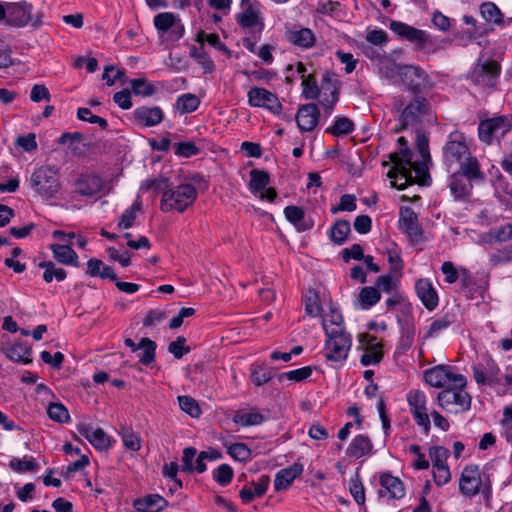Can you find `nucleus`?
Segmentation results:
<instances>
[{
	"label": "nucleus",
	"mask_w": 512,
	"mask_h": 512,
	"mask_svg": "<svg viewBox=\"0 0 512 512\" xmlns=\"http://www.w3.org/2000/svg\"><path fill=\"white\" fill-rule=\"evenodd\" d=\"M388 157L392 166L387 173V177L392 188L403 190L416 183L412 171L415 172L419 164L412 162L413 152L409 147L399 148L397 152L390 153Z\"/></svg>",
	"instance_id": "nucleus-1"
},
{
	"label": "nucleus",
	"mask_w": 512,
	"mask_h": 512,
	"mask_svg": "<svg viewBox=\"0 0 512 512\" xmlns=\"http://www.w3.org/2000/svg\"><path fill=\"white\" fill-rule=\"evenodd\" d=\"M466 378L459 375L454 379L450 387L444 388L437 395L439 406L447 412L459 413L467 411L471 405V397L465 391Z\"/></svg>",
	"instance_id": "nucleus-2"
},
{
	"label": "nucleus",
	"mask_w": 512,
	"mask_h": 512,
	"mask_svg": "<svg viewBox=\"0 0 512 512\" xmlns=\"http://www.w3.org/2000/svg\"><path fill=\"white\" fill-rule=\"evenodd\" d=\"M323 329L326 334L325 358L332 362L344 361L351 349V335L344 329H330L326 321L323 322Z\"/></svg>",
	"instance_id": "nucleus-3"
},
{
	"label": "nucleus",
	"mask_w": 512,
	"mask_h": 512,
	"mask_svg": "<svg viewBox=\"0 0 512 512\" xmlns=\"http://www.w3.org/2000/svg\"><path fill=\"white\" fill-rule=\"evenodd\" d=\"M390 29L401 39L416 45L417 49L426 53H435L437 45L432 37L424 30L417 29L406 23L392 21Z\"/></svg>",
	"instance_id": "nucleus-4"
},
{
	"label": "nucleus",
	"mask_w": 512,
	"mask_h": 512,
	"mask_svg": "<svg viewBox=\"0 0 512 512\" xmlns=\"http://www.w3.org/2000/svg\"><path fill=\"white\" fill-rule=\"evenodd\" d=\"M459 490L468 498H472L480 492L489 493V478L481 473L479 466L468 465L462 470L459 480Z\"/></svg>",
	"instance_id": "nucleus-5"
},
{
	"label": "nucleus",
	"mask_w": 512,
	"mask_h": 512,
	"mask_svg": "<svg viewBox=\"0 0 512 512\" xmlns=\"http://www.w3.org/2000/svg\"><path fill=\"white\" fill-rule=\"evenodd\" d=\"M397 111H400L401 118L405 120L406 124L418 125L424 118L431 115V103L423 95L413 94L412 98L407 104L402 100L397 101L395 104Z\"/></svg>",
	"instance_id": "nucleus-6"
},
{
	"label": "nucleus",
	"mask_w": 512,
	"mask_h": 512,
	"mask_svg": "<svg viewBox=\"0 0 512 512\" xmlns=\"http://www.w3.org/2000/svg\"><path fill=\"white\" fill-rule=\"evenodd\" d=\"M7 19L6 24L13 27H25L31 25L38 28L42 25V14L37 13L32 16L33 6L26 1L7 3Z\"/></svg>",
	"instance_id": "nucleus-7"
},
{
	"label": "nucleus",
	"mask_w": 512,
	"mask_h": 512,
	"mask_svg": "<svg viewBox=\"0 0 512 512\" xmlns=\"http://www.w3.org/2000/svg\"><path fill=\"white\" fill-rule=\"evenodd\" d=\"M400 77L407 91L412 94L423 95V92L433 87L429 75L417 65H403L400 69Z\"/></svg>",
	"instance_id": "nucleus-8"
},
{
	"label": "nucleus",
	"mask_w": 512,
	"mask_h": 512,
	"mask_svg": "<svg viewBox=\"0 0 512 512\" xmlns=\"http://www.w3.org/2000/svg\"><path fill=\"white\" fill-rule=\"evenodd\" d=\"M30 187L36 192H57L60 187L59 170L52 166H41L30 177Z\"/></svg>",
	"instance_id": "nucleus-9"
},
{
	"label": "nucleus",
	"mask_w": 512,
	"mask_h": 512,
	"mask_svg": "<svg viewBox=\"0 0 512 512\" xmlns=\"http://www.w3.org/2000/svg\"><path fill=\"white\" fill-rule=\"evenodd\" d=\"M416 149L421 156V163L415 169L416 184L421 187L431 184V176L428 171L427 163L431 162L429 151V138L426 132L422 130L416 131Z\"/></svg>",
	"instance_id": "nucleus-10"
},
{
	"label": "nucleus",
	"mask_w": 512,
	"mask_h": 512,
	"mask_svg": "<svg viewBox=\"0 0 512 512\" xmlns=\"http://www.w3.org/2000/svg\"><path fill=\"white\" fill-rule=\"evenodd\" d=\"M470 155L465 137L460 132H452L443 147V159L446 165L460 163L466 156Z\"/></svg>",
	"instance_id": "nucleus-11"
},
{
	"label": "nucleus",
	"mask_w": 512,
	"mask_h": 512,
	"mask_svg": "<svg viewBox=\"0 0 512 512\" xmlns=\"http://www.w3.org/2000/svg\"><path fill=\"white\" fill-rule=\"evenodd\" d=\"M501 72L500 64L495 60L478 62L470 73V79L477 85L493 87Z\"/></svg>",
	"instance_id": "nucleus-12"
},
{
	"label": "nucleus",
	"mask_w": 512,
	"mask_h": 512,
	"mask_svg": "<svg viewBox=\"0 0 512 512\" xmlns=\"http://www.w3.org/2000/svg\"><path fill=\"white\" fill-rule=\"evenodd\" d=\"M248 103L252 107H262L274 115H280L282 104L276 94L262 87H252L247 93Z\"/></svg>",
	"instance_id": "nucleus-13"
},
{
	"label": "nucleus",
	"mask_w": 512,
	"mask_h": 512,
	"mask_svg": "<svg viewBox=\"0 0 512 512\" xmlns=\"http://www.w3.org/2000/svg\"><path fill=\"white\" fill-rule=\"evenodd\" d=\"M410 411L416 421L427 434L430 430V419L426 408V395L423 391L413 390L407 394Z\"/></svg>",
	"instance_id": "nucleus-14"
},
{
	"label": "nucleus",
	"mask_w": 512,
	"mask_h": 512,
	"mask_svg": "<svg viewBox=\"0 0 512 512\" xmlns=\"http://www.w3.org/2000/svg\"><path fill=\"white\" fill-rule=\"evenodd\" d=\"M474 379L477 384L496 386L502 383L500 369L496 362L488 358L485 363H479L473 366Z\"/></svg>",
	"instance_id": "nucleus-15"
},
{
	"label": "nucleus",
	"mask_w": 512,
	"mask_h": 512,
	"mask_svg": "<svg viewBox=\"0 0 512 512\" xmlns=\"http://www.w3.org/2000/svg\"><path fill=\"white\" fill-rule=\"evenodd\" d=\"M460 374H455L451 371L449 366H435L428 369L424 373V378L427 384L436 388L450 387L454 383V379Z\"/></svg>",
	"instance_id": "nucleus-16"
},
{
	"label": "nucleus",
	"mask_w": 512,
	"mask_h": 512,
	"mask_svg": "<svg viewBox=\"0 0 512 512\" xmlns=\"http://www.w3.org/2000/svg\"><path fill=\"white\" fill-rule=\"evenodd\" d=\"M319 118L320 110L315 103L301 105L295 116L297 126L301 132L312 131L318 125Z\"/></svg>",
	"instance_id": "nucleus-17"
},
{
	"label": "nucleus",
	"mask_w": 512,
	"mask_h": 512,
	"mask_svg": "<svg viewBox=\"0 0 512 512\" xmlns=\"http://www.w3.org/2000/svg\"><path fill=\"white\" fill-rule=\"evenodd\" d=\"M399 225L411 242L419 243L422 241V229L418 224L416 213L410 207L400 208Z\"/></svg>",
	"instance_id": "nucleus-18"
},
{
	"label": "nucleus",
	"mask_w": 512,
	"mask_h": 512,
	"mask_svg": "<svg viewBox=\"0 0 512 512\" xmlns=\"http://www.w3.org/2000/svg\"><path fill=\"white\" fill-rule=\"evenodd\" d=\"M197 194H162L160 208L163 212H183L196 201Z\"/></svg>",
	"instance_id": "nucleus-19"
},
{
	"label": "nucleus",
	"mask_w": 512,
	"mask_h": 512,
	"mask_svg": "<svg viewBox=\"0 0 512 512\" xmlns=\"http://www.w3.org/2000/svg\"><path fill=\"white\" fill-rule=\"evenodd\" d=\"M78 433L86 438L96 449L103 450L110 446L109 436L102 428L91 424L81 423L77 427Z\"/></svg>",
	"instance_id": "nucleus-20"
},
{
	"label": "nucleus",
	"mask_w": 512,
	"mask_h": 512,
	"mask_svg": "<svg viewBox=\"0 0 512 512\" xmlns=\"http://www.w3.org/2000/svg\"><path fill=\"white\" fill-rule=\"evenodd\" d=\"M504 123H506V116L501 115L493 118H489L486 120H482L478 126V135L479 139L490 145L493 142L494 135L502 130V135H504Z\"/></svg>",
	"instance_id": "nucleus-21"
},
{
	"label": "nucleus",
	"mask_w": 512,
	"mask_h": 512,
	"mask_svg": "<svg viewBox=\"0 0 512 512\" xmlns=\"http://www.w3.org/2000/svg\"><path fill=\"white\" fill-rule=\"evenodd\" d=\"M459 164V170L456 171V177L458 179L464 176L469 184L471 182H482L484 180V173L481 171L480 164L475 156L469 155Z\"/></svg>",
	"instance_id": "nucleus-22"
},
{
	"label": "nucleus",
	"mask_w": 512,
	"mask_h": 512,
	"mask_svg": "<svg viewBox=\"0 0 512 512\" xmlns=\"http://www.w3.org/2000/svg\"><path fill=\"white\" fill-rule=\"evenodd\" d=\"M133 117L141 126L153 127L163 121L164 113L158 106H141L134 110Z\"/></svg>",
	"instance_id": "nucleus-23"
},
{
	"label": "nucleus",
	"mask_w": 512,
	"mask_h": 512,
	"mask_svg": "<svg viewBox=\"0 0 512 512\" xmlns=\"http://www.w3.org/2000/svg\"><path fill=\"white\" fill-rule=\"evenodd\" d=\"M415 291L426 309L431 311L437 307L438 295L430 280L418 279L415 283Z\"/></svg>",
	"instance_id": "nucleus-24"
},
{
	"label": "nucleus",
	"mask_w": 512,
	"mask_h": 512,
	"mask_svg": "<svg viewBox=\"0 0 512 512\" xmlns=\"http://www.w3.org/2000/svg\"><path fill=\"white\" fill-rule=\"evenodd\" d=\"M380 484L382 489L379 490V495L384 497L388 495L392 499H401L405 495V488L403 482L392 476L390 473H383L380 475Z\"/></svg>",
	"instance_id": "nucleus-25"
},
{
	"label": "nucleus",
	"mask_w": 512,
	"mask_h": 512,
	"mask_svg": "<svg viewBox=\"0 0 512 512\" xmlns=\"http://www.w3.org/2000/svg\"><path fill=\"white\" fill-rule=\"evenodd\" d=\"M322 88L330 92L329 95L324 93V97L320 101L321 105L324 107L325 113L330 115L339 99V86L337 85V81H332L329 72L323 74Z\"/></svg>",
	"instance_id": "nucleus-26"
},
{
	"label": "nucleus",
	"mask_w": 512,
	"mask_h": 512,
	"mask_svg": "<svg viewBox=\"0 0 512 512\" xmlns=\"http://www.w3.org/2000/svg\"><path fill=\"white\" fill-rule=\"evenodd\" d=\"M303 472V466L295 463L290 467L281 469L275 476L274 487L276 491L287 489L294 479L300 476Z\"/></svg>",
	"instance_id": "nucleus-27"
},
{
	"label": "nucleus",
	"mask_w": 512,
	"mask_h": 512,
	"mask_svg": "<svg viewBox=\"0 0 512 512\" xmlns=\"http://www.w3.org/2000/svg\"><path fill=\"white\" fill-rule=\"evenodd\" d=\"M235 19L238 25L242 28L259 26V34L264 28V22L260 18V12L255 10L253 6H246L241 13L236 15Z\"/></svg>",
	"instance_id": "nucleus-28"
},
{
	"label": "nucleus",
	"mask_w": 512,
	"mask_h": 512,
	"mask_svg": "<svg viewBox=\"0 0 512 512\" xmlns=\"http://www.w3.org/2000/svg\"><path fill=\"white\" fill-rule=\"evenodd\" d=\"M75 192H101L103 180L94 173H82L75 181Z\"/></svg>",
	"instance_id": "nucleus-29"
},
{
	"label": "nucleus",
	"mask_w": 512,
	"mask_h": 512,
	"mask_svg": "<svg viewBox=\"0 0 512 512\" xmlns=\"http://www.w3.org/2000/svg\"><path fill=\"white\" fill-rule=\"evenodd\" d=\"M49 248L57 262L64 265L78 266V255L70 245L51 244Z\"/></svg>",
	"instance_id": "nucleus-30"
},
{
	"label": "nucleus",
	"mask_w": 512,
	"mask_h": 512,
	"mask_svg": "<svg viewBox=\"0 0 512 512\" xmlns=\"http://www.w3.org/2000/svg\"><path fill=\"white\" fill-rule=\"evenodd\" d=\"M4 354L14 362L28 364L31 362V347L24 343L17 342L4 348Z\"/></svg>",
	"instance_id": "nucleus-31"
},
{
	"label": "nucleus",
	"mask_w": 512,
	"mask_h": 512,
	"mask_svg": "<svg viewBox=\"0 0 512 512\" xmlns=\"http://www.w3.org/2000/svg\"><path fill=\"white\" fill-rule=\"evenodd\" d=\"M168 502L160 495H148L135 502V507L138 511L142 512H160L165 509Z\"/></svg>",
	"instance_id": "nucleus-32"
},
{
	"label": "nucleus",
	"mask_w": 512,
	"mask_h": 512,
	"mask_svg": "<svg viewBox=\"0 0 512 512\" xmlns=\"http://www.w3.org/2000/svg\"><path fill=\"white\" fill-rule=\"evenodd\" d=\"M372 449V443L367 436L357 435L354 437L346 450L349 457L358 459L368 454Z\"/></svg>",
	"instance_id": "nucleus-33"
},
{
	"label": "nucleus",
	"mask_w": 512,
	"mask_h": 512,
	"mask_svg": "<svg viewBox=\"0 0 512 512\" xmlns=\"http://www.w3.org/2000/svg\"><path fill=\"white\" fill-rule=\"evenodd\" d=\"M87 273L91 277H101L103 279L117 280V275L112 267L105 265L101 260L92 258L87 262Z\"/></svg>",
	"instance_id": "nucleus-34"
},
{
	"label": "nucleus",
	"mask_w": 512,
	"mask_h": 512,
	"mask_svg": "<svg viewBox=\"0 0 512 512\" xmlns=\"http://www.w3.org/2000/svg\"><path fill=\"white\" fill-rule=\"evenodd\" d=\"M269 173L264 170L252 169L250 171L249 187L254 192H276L274 188H267L269 184Z\"/></svg>",
	"instance_id": "nucleus-35"
},
{
	"label": "nucleus",
	"mask_w": 512,
	"mask_h": 512,
	"mask_svg": "<svg viewBox=\"0 0 512 512\" xmlns=\"http://www.w3.org/2000/svg\"><path fill=\"white\" fill-rule=\"evenodd\" d=\"M287 39L295 46L301 48H311L315 44V35L309 28H301L300 30L290 31Z\"/></svg>",
	"instance_id": "nucleus-36"
},
{
	"label": "nucleus",
	"mask_w": 512,
	"mask_h": 512,
	"mask_svg": "<svg viewBox=\"0 0 512 512\" xmlns=\"http://www.w3.org/2000/svg\"><path fill=\"white\" fill-rule=\"evenodd\" d=\"M286 219L292 223L298 231H306L310 228L309 225L304 221V210L298 206H287L284 209Z\"/></svg>",
	"instance_id": "nucleus-37"
},
{
	"label": "nucleus",
	"mask_w": 512,
	"mask_h": 512,
	"mask_svg": "<svg viewBox=\"0 0 512 512\" xmlns=\"http://www.w3.org/2000/svg\"><path fill=\"white\" fill-rule=\"evenodd\" d=\"M178 188H182L187 192L205 191L209 189V182L203 175L195 173L186 177L185 182L181 183Z\"/></svg>",
	"instance_id": "nucleus-38"
},
{
	"label": "nucleus",
	"mask_w": 512,
	"mask_h": 512,
	"mask_svg": "<svg viewBox=\"0 0 512 512\" xmlns=\"http://www.w3.org/2000/svg\"><path fill=\"white\" fill-rule=\"evenodd\" d=\"M174 188L170 179L163 175L147 180L141 186V189L152 190V192H175Z\"/></svg>",
	"instance_id": "nucleus-39"
},
{
	"label": "nucleus",
	"mask_w": 512,
	"mask_h": 512,
	"mask_svg": "<svg viewBox=\"0 0 512 512\" xmlns=\"http://www.w3.org/2000/svg\"><path fill=\"white\" fill-rule=\"evenodd\" d=\"M273 377L271 368L262 364H253L250 367V378L256 386H262L269 382Z\"/></svg>",
	"instance_id": "nucleus-40"
},
{
	"label": "nucleus",
	"mask_w": 512,
	"mask_h": 512,
	"mask_svg": "<svg viewBox=\"0 0 512 512\" xmlns=\"http://www.w3.org/2000/svg\"><path fill=\"white\" fill-rule=\"evenodd\" d=\"M142 211V202L140 200V197H138L132 206L128 209H126L122 216L121 220L118 223L117 227L118 229H129L134 225V221L136 219L137 213H140Z\"/></svg>",
	"instance_id": "nucleus-41"
},
{
	"label": "nucleus",
	"mask_w": 512,
	"mask_h": 512,
	"mask_svg": "<svg viewBox=\"0 0 512 512\" xmlns=\"http://www.w3.org/2000/svg\"><path fill=\"white\" fill-rule=\"evenodd\" d=\"M381 298L380 291L376 287L367 286L361 289L358 303L362 309H369Z\"/></svg>",
	"instance_id": "nucleus-42"
},
{
	"label": "nucleus",
	"mask_w": 512,
	"mask_h": 512,
	"mask_svg": "<svg viewBox=\"0 0 512 512\" xmlns=\"http://www.w3.org/2000/svg\"><path fill=\"white\" fill-rule=\"evenodd\" d=\"M200 104L199 98L191 93H186L178 97L175 108L180 114L194 112Z\"/></svg>",
	"instance_id": "nucleus-43"
},
{
	"label": "nucleus",
	"mask_w": 512,
	"mask_h": 512,
	"mask_svg": "<svg viewBox=\"0 0 512 512\" xmlns=\"http://www.w3.org/2000/svg\"><path fill=\"white\" fill-rule=\"evenodd\" d=\"M190 56L203 68L204 74H211L215 71V64L210 56L202 49L193 46Z\"/></svg>",
	"instance_id": "nucleus-44"
},
{
	"label": "nucleus",
	"mask_w": 512,
	"mask_h": 512,
	"mask_svg": "<svg viewBox=\"0 0 512 512\" xmlns=\"http://www.w3.org/2000/svg\"><path fill=\"white\" fill-rule=\"evenodd\" d=\"M354 123L347 117H337L334 124L326 128L325 132L333 136L348 135L354 131Z\"/></svg>",
	"instance_id": "nucleus-45"
},
{
	"label": "nucleus",
	"mask_w": 512,
	"mask_h": 512,
	"mask_svg": "<svg viewBox=\"0 0 512 512\" xmlns=\"http://www.w3.org/2000/svg\"><path fill=\"white\" fill-rule=\"evenodd\" d=\"M350 230V223L347 220H337L330 229V238L335 244L342 245Z\"/></svg>",
	"instance_id": "nucleus-46"
},
{
	"label": "nucleus",
	"mask_w": 512,
	"mask_h": 512,
	"mask_svg": "<svg viewBox=\"0 0 512 512\" xmlns=\"http://www.w3.org/2000/svg\"><path fill=\"white\" fill-rule=\"evenodd\" d=\"M39 267L44 269L43 279L47 283H50L53 279L63 281L67 276L66 271L62 268L56 267L52 261L41 262Z\"/></svg>",
	"instance_id": "nucleus-47"
},
{
	"label": "nucleus",
	"mask_w": 512,
	"mask_h": 512,
	"mask_svg": "<svg viewBox=\"0 0 512 512\" xmlns=\"http://www.w3.org/2000/svg\"><path fill=\"white\" fill-rule=\"evenodd\" d=\"M138 348L142 349L139 355V362L143 365H149L155 360L156 343L149 338H142L138 344Z\"/></svg>",
	"instance_id": "nucleus-48"
},
{
	"label": "nucleus",
	"mask_w": 512,
	"mask_h": 512,
	"mask_svg": "<svg viewBox=\"0 0 512 512\" xmlns=\"http://www.w3.org/2000/svg\"><path fill=\"white\" fill-rule=\"evenodd\" d=\"M132 93L137 96L149 97L155 94L156 87L146 78H137L130 81Z\"/></svg>",
	"instance_id": "nucleus-49"
},
{
	"label": "nucleus",
	"mask_w": 512,
	"mask_h": 512,
	"mask_svg": "<svg viewBox=\"0 0 512 512\" xmlns=\"http://www.w3.org/2000/svg\"><path fill=\"white\" fill-rule=\"evenodd\" d=\"M480 13L482 17L494 24L503 23V14L500 9L492 2H485L480 6Z\"/></svg>",
	"instance_id": "nucleus-50"
},
{
	"label": "nucleus",
	"mask_w": 512,
	"mask_h": 512,
	"mask_svg": "<svg viewBox=\"0 0 512 512\" xmlns=\"http://www.w3.org/2000/svg\"><path fill=\"white\" fill-rule=\"evenodd\" d=\"M228 454L237 461L247 462L251 458V450L244 443L225 444Z\"/></svg>",
	"instance_id": "nucleus-51"
},
{
	"label": "nucleus",
	"mask_w": 512,
	"mask_h": 512,
	"mask_svg": "<svg viewBox=\"0 0 512 512\" xmlns=\"http://www.w3.org/2000/svg\"><path fill=\"white\" fill-rule=\"evenodd\" d=\"M302 96L305 99H317L320 95V88L317 84L316 77L313 74H309L302 80Z\"/></svg>",
	"instance_id": "nucleus-52"
},
{
	"label": "nucleus",
	"mask_w": 512,
	"mask_h": 512,
	"mask_svg": "<svg viewBox=\"0 0 512 512\" xmlns=\"http://www.w3.org/2000/svg\"><path fill=\"white\" fill-rule=\"evenodd\" d=\"M175 155L190 158L200 153V148L193 141H182L173 144Z\"/></svg>",
	"instance_id": "nucleus-53"
},
{
	"label": "nucleus",
	"mask_w": 512,
	"mask_h": 512,
	"mask_svg": "<svg viewBox=\"0 0 512 512\" xmlns=\"http://www.w3.org/2000/svg\"><path fill=\"white\" fill-rule=\"evenodd\" d=\"M264 416L258 412H250V413H242L236 414L233 417V422L235 424L247 427V426H255L260 425L264 422Z\"/></svg>",
	"instance_id": "nucleus-54"
},
{
	"label": "nucleus",
	"mask_w": 512,
	"mask_h": 512,
	"mask_svg": "<svg viewBox=\"0 0 512 512\" xmlns=\"http://www.w3.org/2000/svg\"><path fill=\"white\" fill-rule=\"evenodd\" d=\"M47 413L50 419L59 423H65L70 418L67 408L59 402L50 403L47 407Z\"/></svg>",
	"instance_id": "nucleus-55"
},
{
	"label": "nucleus",
	"mask_w": 512,
	"mask_h": 512,
	"mask_svg": "<svg viewBox=\"0 0 512 512\" xmlns=\"http://www.w3.org/2000/svg\"><path fill=\"white\" fill-rule=\"evenodd\" d=\"M176 16L171 12L159 13L154 17V25L157 30L167 32L176 24Z\"/></svg>",
	"instance_id": "nucleus-56"
},
{
	"label": "nucleus",
	"mask_w": 512,
	"mask_h": 512,
	"mask_svg": "<svg viewBox=\"0 0 512 512\" xmlns=\"http://www.w3.org/2000/svg\"><path fill=\"white\" fill-rule=\"evenodd\" d=\"M453 323V317L451 315H444L434 320L425 335L426 338H431L438 335L442 330L446 329Z\"/></svg>",
	"instance_id": "nucleus-57"
},
{
	"label": "nucleus",
	"mask_w": 512,
	"mask_h": 512,
	"mask_svg": "<svg viewBox=\"0 0 512 512\" xmlns=\"http://www.w3.org/2000/svg\"><path fill=\"white\" fill-rule=\"evenodd\" d=\"M429 455L432 461L433 468L448 466L447 459L449 451L442 446H432L429 449Z\"/></svg>",
	"instance_id": "nucleus-58"
},
{
	"label": "nucleus",
	"mask_w": 512,
	"mask_h": 512,
	"mask_svg": "<svg viewBox=\"0 0 512 512\" xmlns=\"http://www.w3.org/2000/svg\"><path fill=\"white\" fill-rule=\"evenodd\" d=\"M121 437L124 446L132 450L134 452L139 451L141 448V438L138 434L134 433L129 428H123L121 432Z\"/></svg>",
	"instance_id": "nucleus-59"
},
{
	"label": "nucleus",
	"mask_w": 512,
	"mask_h": 512,
	"mask_svg": "<svg viewBox=\"0 0 512 512\" xmlns=\"http://www.w3.org/2000/svg\"><path fill=\"white\" fill-rule=\"evenodd\" d=\"M383 357V353L380 350L378 344H371L369 350H367L360 359V362L363 366L375 365L378 364Z\"/></svg>",
	"instance_id": "nucleus-60"
},
{
	"label": "nucleus",
	"mask_w": 512,
	"mask_h": 512,
	"mask_svg": "<svg viewBox=\"0 0 512 512\" xmlns=\"http://www.w3.org/2000/svg\"><path fill=\"white\" fill-rule=\"evenodd\" d=\"M178 404L181 410L191 417H198L201 414L198 403L190 396H178Z\"/></svg>",
	"instance_id": "nucleus-61"
},
{
	"label": "nucleus",
	"mask_w": 512,
	"mask_h": 512,
	"mask_svg": "<svg viewBox=\"0 0 512 512\" xmlns=\"http://www.w3.org/2000/svg\"><path fill=\"white\" fill-rule=\"evenodd\" d=\"M312 374V369L309 366H305L299 369H295L289 372L281 373L278 375L279 381H283L284 379H288L295 382H300L308 377H310Z\"/></svg>",
	"instance_id": "nucleus-62"
},
{
	"label": "nucleus",
	"mask_w": 512,
	"mask_h": 512,
	"mask_svg": "<svg viewBox=\"0 0 512 512\" xmlns=\"http://www.w3.org/2000/svg\"><path fill=\"white\" fill-rule=\"evenodd\" d=\"M233 469L228 464H221L213 473V478L220 485L226 486L233 478Z\"/></svg>",
	"instance_id": "nucleus-63"
},
{
	"label": "nucleus",
	"mask_w": 512,
	"mask_h": 512,
	"mask_svg": "<svg viewBox=\"0 0 512 512\" xmlns=\"http://www.w3.org/2000/svg\"><path fill=\"white\" fill-rule=\"evenodd\" d=\"M512 260V244L497 250L495 253L490 255L489 261L492 265L497 266L501 264L509 263Z\"/></svg>",
	"instance_id": "nucleus-64"
}]
</instances>
